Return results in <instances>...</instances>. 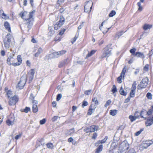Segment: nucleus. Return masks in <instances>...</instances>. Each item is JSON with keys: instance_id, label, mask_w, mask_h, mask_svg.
I'll list each match as a JSON object with an SVG mask.
<instances>
[{"instance_id": "1", "label": "nucleus", "mask_w": 153, "mask_h": 153, "mask_svg": "<svg viewBox=\"0 0 153 153\" xmlns=\"http://www.w3.org/2000/svg\"><path fill=\"white\" fill-rule=\"evenodd\" d=\"M35 12V11L33 10L31 12L29 13V18H26V16L27 14V12H24L23 13H21L20 14V16L22 18L25 19L26 21V25L28 29V30L30 29L33 25L34 19L32 18L33 14Z\"/></svg>"}, {"instance_id": "2", "label": "nucleus", "mask_w": 153, "mask_h": 153, "mask_svg": "<svg viewBox=\"0 0 153 153\" xmlns=\"http://www.w3.org/2000/svg\"><path fill=\"white\" fill-rule=\"evenodd\" d=\"M129 146L128 144L124 142L122 143L120 145L118 151L119 153H126L128 149Z\"/></svg>"}, {"instance_id": "3", "label": "nucleus", "mask_w": 153, "mask_h": 153, "mask_svg": "<svg viewBox=\"0 0 153 153\" xmlns=\"http://www.w3.org/2000/svg\"><path fill=\"white\" fill-rule=\"evenodd\" d=\"M86 3L84 6V12L89 13L92 8L93 3L92 1H87Z\"/></svg>"}, {"instance_id": "4", "label": "nucleus", "mask_w": 153, "mask_h": 153, "mask_svg": "<svg viewBox=\"0 0 153 153\" xmlns=\"http://www.w3.org/2000/svg\"><path fill=\"white\" fill-rule=\"evenodd\" d=\"M148 82V79L147 77H145L142 80L138 87V89L145 88L147 86Z\"/></svg>"}, {"instance_id": "5", "label": "nucleus", "mask_w": 153, "mask_h": 153, "mask_svg": "<svg viewBox=\"0 0 153 153\" xmlns=\"http://www.w3.org/2000/svg\"><path fill=\"white\" fill-rule=\"evenodd\" d=\"M27 77H21L20 80L18 84L17 88L21 89L23 88L26 82Z\"/></svg>"}, {"instance_id": "6", "label": "nucleus", "mask_w": 153, "mask_h": 153, "mask_svg": "<svg viewBox=\"0 0 153 153\" xmlns=\"http://www.w3.org/2000/svg\"><path fill=\"white\" fill-rule=\"evenodd\" d=\"M110 49L108 45H107L104 49L103 52L102 53L101 57L102 58H105L106 57H108L111 54V50H109Z\"/></svg>"}, {"instance_id": "7", "label": "nucleus", "mask_w": 153, "mask_h": 153, "mask_svg": "<svg viewBox=\"0 0 153 153\" xmlns=\"http://www.w3.org/2000/svg\"><path fill=\"white\" fill-rule=\"evenodd\" d=\"M153 142L152 140H147L143 142L140 146V149L143 150L147 148L149 146L152 145Z\"/></svg>"}, {"instance_id": "8", "label": "nucleus", "mask_w": 153, "mask_h": 153, "mask_svg": "<svg viewBox=\"0 0 153 153\" xmlns=\"http://www.w3.org/2000/svg\"><path fill=\"white\" fill-rule=\"evenodd\" d=\"M118 150V147L116 144L115 143H112L110 148L109 153H119Z\"/></svg>"}, {"instance_id": "9", "label": "nucleus", "mask_w": 153, "mask_h": 153, "mask_svg": "<svg viewBox=\"0 0 153 153\" xmlns=\"http://www.w3.org/2000/svg\"><path fill=\"white\" fill-rule=\"evenodd\" d=\"M18 101V98L16 96H14L10 98L9 101V104L10 105H13L16 104Z\"/></svg>"}, {"instance_id": "10", "label": "nucleus", "mask_w": 153, "mask_h": 153, "mask_svg": "<svg viewBox=\"0 0 153 153\" xmlns=\"http://www.w3.org/2000/svg\"><path fill=\"white\" fill-rule=\"evenodd\" d=\"M14 56V54L11 53H10L7 60V63L8 65H12V62H15L16 59L13 58Z\"/></svg>"}, {"instance_id": "11", "label": "nucleus", "mask_w": 153, "mask_h": 153, "mask_svg": "<svg viewBox=\"0 0 153 153\" xmlns=\"http://www.w3.org/2000/svg\"><path fill=\"white\" fill-rule=\"evenodd\" d=\"M67 51L65 50H62L58 52H54L53 53V55L55 58H57L65 54Z\"/></svg>"}, {"instance_id": "12", "label": "nucleus", "mask_w": 153, "mask_h": 153, "mask_svg": "<svg viewBox=\"0 0 153 153\" xmlns=\"http://www.w3.org/2000/svg\"><path fill=\"white\" fill-rule=\"evenodd\" d=\"M146 112L147 113V115H150L152 114L153 113V106H152V108L149 109L148 111L145 110H142L140 113V115L141 118H144L143 116L142 115L144 113Z\"/></svg>"}, {"instance_id": "13", "label": "nucleus", "mask_w": 153, "mask_h": 153, "mask_svg": "<svg viewBox=\"0 0 153 153\" xmlns=\"http://www.w3.org/2000/svg\"><path fill=\"white\" fill-rule=\"evenodd\" d=\"M17 59L18 61L16 62H12V65L15 67L18 66L22 63V60L21 55H19L17 56Z\"/></svg>"}, {"instance_id": "14", "label": "nucleus", "mask_w": 153, "mask_h": 153, "mask_svg": "<svg viewBox=\"0 0 153 153\" xmlns=\"http://www.w3.org/2000/svg\"><path fill=\"white\" fill-rule=\"evenodd\" d=\"M96 108L95 105L91 104L90 107L89 108L88 110V114L89 115H91L93 113V111H94L95 108Z\"/></svg>"}, {"instance_id": "15", "label": "nucleus", "mask_w": 153, "mask_h": 153, "mask_svg": "<svg viewBox=\"0 0 153 153\" xmlns=\"http://www.w3.org/2000/svg\"><path fill=\"white\" fill-rule=\"evenodd\" d=\"M5 90L6 93V96L7 98H9L12 95L13 93L12 91L10 90H8V88L7 87L5 88Z\"/></svg>"}, {"instance_id": "16", "label": "nucleus", "mask_w": 153, "mask_h": 153, "mask_svg": "<svg viewBox=\"0 0 153 153\" xmlns=\"http://www.w3.org/2000/svg\"><path fill=\"white\" fill-rule=\"evenodd\" d=\"M153 124V121L150 117L148 118L146 121L145 124L146 126H150Z\"/></svg>"}, {"instance_id": "17", "label": "nucleus", "mask_w": 153, "mask_h": 153, "mask_svg": "<svg viewBox=\"0 0 153 153\" xmlns=\"http://www.w3.org/2000/svg\"><path fill=\"white\" fill-rule=\"evenodd\" d=\"M12 36L10 33H8L4 39V41L11 42Z\"/></svg>"}, {"instance_id": "18", "label": "nucleus", "mask_w": 153, "mask_h": 153, "mask_svg": "<svg viewBox=\"0 0 153 153\" xmlns=\"http://www.w3.org/2000/svg\"><path fill=\"white\" fill-rule=\"evenodd\" d=\"M68 64L67 59L64 60L60 62L58 65V67L59 68H61L63 67L65 65Z\"/></svg>"}, {"instance_id": "19", "label": "nucleus", "mask_w": 153, "mask_h": 153, "mask_svg": "<svg viewBox=\"0 0 153 153\" xmlns=\"http://www.w3.org/2000/svg\"><path fill=\"white\" fill-rule=\"evenodd\" d=\"M14 121V118L13 117H11L10 119H8L6 121V123L8 126H10L12 125L13 124Z\"/></svg>"}, {"instance_id": "20", "label": "nucleus", "mask_w": 153, "mask_h": 153, "mask_svg": "<svg viewBox=\"0 0 153 153\" xmlns=\"http://www.w3.org/2000/svg\"><path fill=\"white\" fill-rule=\"evenodd\" d=\"M90 132H94L95 131L98 130V127L95 125L91 126L89 127Z\"/></svg>"}, {"instance_id": "21", "label": "nucleus", "mask_w": 153, "mask_h": 153, "mask_svg": "<svg viewBox=\"0 0 153 153\" xmlns=\"http://www.w3.org/2000/svg\"><path fill=\"white\" fill-rule=\"evenodd\" d=\"M4 26L6 30L10 32H11L10 25L7 22H5L4 23Z\"/></svg>"}, {"instance_id": "22", "label": "nucleus", "mask_w": 153, "mask_h": 153, "mask_svg": "<svg viewBox=\"0 0 153 153\" xmlns=\"http://www.w3.org/2000/svg\"><path fill=\"white\" fill-rule=\"evenodd\" d=\"M108 137L107 136H106L104 139L98 141L97 142L95 143V145L97 146L100 143L102 144L105 143Z\"/></svg>"}, {"instance_id": "23", "label": "nucleus", "mask_w": 153, "mask_h": 153, "mask_svg": "<svg viewBox=\"0 0 153 153\" xmlns=\"http://www.w3.org/2000/svg\"><path fill=\"white\" fill-rule=\"evenodd\" d=\"M134 56L138 57H140L143 59L144 58V56L143 53L140 52H136V54Z\"/></svg>"}, {"instance_id": "24", "label": "nucleus", "mask_w": 153, "mask_h": 153, "mask_svg": "<svg viewBox=\"0 0 153 153\" xmlns=\"http://www.w3.org/2000/svg\"><path fill=\"white\" fill-rule=\"evenodd\" d=\"M152 25L145 24L143 26V28L144 30H146L152 28Z\"/></svg>"}, {"instance_id": "25", "label": "nucleus", "mask_w": 153, "mask_h": 153, "mask_svg": "<svg viewBox=\"0 0 153 153\" xmlns=\"http://www.w3.org/2000/svg\"><path fill=\"white\" fill-rule=\"evenodd\" d=\"M96 50H91L90 52H88V54L87 55L86 58H88L91 56L96 53Z\"/></svg>"}, {"instance_id": "26", "label": "nucleus", "mask_w": 153, "mask_h": 153, "mask_svg": "<svg viewBox=\"0 0 153 153\" xmlns=\"http://www.w3.org/2000/svg\"><path fill=\"white\" fill-rule=\"evenodd\" d=\"M103 146L102 145H100L96 149L95 153H100L102 150Z\"/></svg>"}, {"instance_id": "27", "label": "nucleus", "mask_w": 153, "mask_h": 153, "mask_svg": "<svg viewBox=\"0 0 153 153\" xmlns=\"http://www.w3.org/2000/svg\"><path fill=\"white\" fill-rule=\"evenodd\" d=\"M3 42L4 44V47L6 49H8L10 46V44L11 42L4 41Z\"/></svg>"}, {"instance_id": "28", "label": "nucleus", "mask_w": 153, "mask_h": 153, "mask_svg": "<svg viewBox=\"0 0 153 153\" xmlns=\"http://www.w3.org/2000/svg\"><path fill=\"white\" fill-rule=\"evenodd\" d=\"M126 71V66H125L123 68L122 72L121 73L120 75L119 76H124Z\"/></svg>"}, {"instance_id": "29", "label": "nucleus", "mask_w": 153, "mask_h": 153, "mask_svg": "<svg viewBox=\"0 0 153 153\" xmlns=\"http://www.w3.org/2000/svg\"><path fill=\"white\" fill-rule=\"evenodd\" d=\"M33 112V113H36L38 111V108L37 105H33L32 107Z\"/></svg>"}, {"instance_id": "30", "label": "nucleus", "mask_w": 153, "mask_h": 153, "mask_svg": "<svg viewBox=\"0 0 153 153\" xmlns=\"http://www.w3.org/2000/svg\"><path fill=\"white\" fill-rule=\"evenodd\" d=\"M119 92L120 94L121 95L126 96L127 95V93L124 91L122 86L120 87V89L119 91Z\"/></svg>"}, {"instance_id": "31", "label": "nucleus", "mask_w": 153, "mask_h": 153, "mask_svg": "<svg viewBox=\"0 0 153 153\" xmlns=\"http://www.w3.org/2000/svg\"><path fill=\"white\" fill-rule=\"evenodd\" d=\"M42 51V48H39L37 51V52L35 54L34 56L36 57H38Z\"/></svg>"}, {"instance_id": "32", "label": "nucleus", "mask_w": 153, "mask_h": 153, "mask_svg": "<svg viewBox=\"0 0 153 153\" xmlns=\"http://www.w3.org/2000/svg\"><path fill=\"white\" fill-rule=\"evenodd\" d=\"M117 111L116 110H111L110 111V114L112 116H114L117 114Z\"/></svg>"}, {"instance_id": "33", "label": "nucleus", "mask_w": 153, "mask_h": 153, "mask_svg": "<svg viewBox=\"0 0 153 153\" xmlns=\"http://www.w3.org/2000/svg\"><path fill=\"white\" fill-rule=\"evenodd\" d=\"M138 117L137 116H132L130 115L129 117V119L130 120L131 122H133Z\"/></svg>"}, {"instance_id": "34", "label": "nucleus", "mask_w": 153, "mask_h": 153, "mask_svg": "<svg viewBox=\"0 0 153 153\" xmlns=\"http://www.w3.org/2000/svg\"><path fill=\"white\" fill-rule=\"evenodd\" d=\"M30 110V108L29 107H26L25 109H23L21 110L22 112H24L26 113H27Z\"/></svg>"}, {"instance_id": "35", "label": "nucleus", "mask_w": 153, "mask_h": 153, "mask_svg": "<svg viewBox=\"0 0 153 153\" xmlns=\"http://www.w3.org/2000/svg\"><path fill=\"white\" fill-rule=\"evenodd\" d=\"M92 101L95 103L96 106L99 105V102L97 100V98L94 97L92 99Z\"/></svg>"}, {"instance_id": "36", "label": "nucleus", "mask_w": 153, "mask_h": 153, "mask_svg": "<svg viewBox=\"0 0 153 153\" xmlns=\"http://www.w3.org/2000/svg\"><path fill=\"white\" fill-rule=\"evenodd\" d=\"M136 49L135 48H133L130 50V52L131 53L132 55L135 56L136 54L135 51Z\"/></svg>"}, {"instance_id": "37", "label": "nucleus", "mask_w": 153, "mask_h": 153, "mask_svg": "<svg viewBox=\"0 0 153 153\" xmlns=\"http://www.w3.org/2000/svg\"><path fill=\"white\" fill-rule=\"evenodd\" d=\"M116 14V12L114 10L111 11L110 13L109 14V16L110 17H112L114 16Z\"/></svg>"}, {"instance_id": "38", "label": "nucleus", "mask_w": 153, "mask_h": 153, "mask_svg": "<svg viewBox=\"0 0 153 153\" xmlns=\"http://www.w3.org/2000/svg\"><path fill=\"white\" fill-rule=\"evenodd\" d=\"M111 91L113 93H116L117 92V89L116 86L114 85L111 89Z\"/></svg>"}, {"instance_id": "39", "label": "nucleus", "mask_w": 153, "mask_h": 153, "mask_svg": "<svg viewBox=\"0 0 153 153\" xmlns=\"http://www.w3.org/2000/svg\"><path fill=\"white\" fill-rule=\"evenodd\" d=\"M64 21H65V19H64V17L63 16H60L59 20V22H60V23H62V24H63L64 22Z\"/></svg>"}, {"instance_id": "40", "label": "nucleus", "mask_w": 153, "mask_h": 153, "mask_svg": "<svg viewBox=\"0 0 153 153\" xmlns=\"http://www.w3.org/2000/svg\"><path fill=\"white\" fill-rule=\"evenodd\" d=\"M136 82H134L132 85L131 88V90H133V91H135L136 89Z\"/></svg>"}, {"instance_id": "41", "label": "nucleus", "mask_w": 153, "mask_h": 153, "mask_svg": "<svg viewBox=\"0 0 153 153\" xmlns=\"http://www.w3.org/2000/svg\"><path fill=\"white\" fill-rule=\"evenodd\" d=\"M135 91L133 90H131V92L130 93V96L131 97H133L134 96Z\"/></svg>"}, {"instance_id": "42", "label": "nucleus", "mask_w": 153, "mask_h": 153, "mask_svg": "<svg viewBox=\"0 0 153 153\" xmlns=\"http://www.w3.org/2000/svg\"><path fill=\"white\" fill-rule=\"evenodd\" d=\"M47 147L49 148L52 149L53 148V144L50 143H48L47 144Z\"/></svg>"}, {"instance_id": "43", "label": "nucleus", "mask_w": 153, "mask_h": 153, "mask_svg": "<svg viewBox=\"0 0 153 153\" xmlns=\"http://www.w3.org/2000/svg\"><path fill=\"white\" fill-rule=\"evenodd\" d=\"M49 32H48V34L50 35L51 36L54 33V32L52 28L50 29L49 28Z\"/></svg>"}, {"instance_id": "44", "label": "nucleus", "mask_w": 153, "mask_h": 153, "mask_svg": "<svg viewBox=\"0 0 153 153\" xmlns=\"http://www.w3.org/2000/svg\"><path fill=\"white\" fill-rule=\"evenodd\" d=\"M144 71H147L149 69V65L148 64H146L145 65V66L143 68Z\"/></svg>"}, {"instance_id": "45", "label": "nucleus", "mask_w": 153, "mask_h": 153, "mask_svg": "<svg viewBox=\"0 0 153 153\" xmlns=\"http://www.w3.org/2000/svg\"><path fill=\"white\" fill-rule=\"evenodd\" d=\"M78 34H76L75 37L73 38V41H71L72 44H73L74 42H75L76 40L78 38Z\"/></svg>"}, {"instance_id": "46", "label": "nucleus", "mask_w": 153, "mask_h": 153, "mask_svg": "<svg viewBox=\"0 0 153 153\" xmlns=\"http://www.w3.org/2000/svg\"><path fill=\"white\" fill-rule=\"evenodd\" d=\"M88 105V102L85 100H84L82 102V107L84 108L85 106H87Z\"/></svg>"}, {"instance_id": "47", "label": "nucleus", "mask_w": 153, "mask_h": 153, "mask_svg": "<svg viewBox=\"0 0 153 153\" xmlns=\"http://www.w3.org/2000/svg\"><path fill=\"white\" fill-rule=\"evenodd\" d=\"M146 97L148 99L151 100L152 99V95L151 93L149 92L148 93L146 94Z\"/></svg>"}, {"instance_id": "48", "label": "nucleus", "mask_w": 153, "mask_h": 153, "mask_svg": "<svg viewBox=\"0 0 153 153\" xmlns=\"http://www.w3.org/2000/svg\"><path fill=\"white\" fill-rule=\"evenodd\" d=\"M143 131V129L142 128L141 129L140 131L136 132L135 134V135L136 136H138L140 134L141 132Z\"/></svg>"}, {"instance_id": "49", "label": "nucleus", "mask_w": 153, "mask_h": 153, "mask_svg": "<svg viewBox=\"0 0 153 153\" xmlns=\"http://www.w3.org/2000/svg\"><path fill=\"white\" fill-rule=\"evenodd\" d=\"M111 28V27H109L107 28L104 29V30L102 29V32L104 34L106 33Z\"/></svg>"}, {"instance_id": "50", "label": "nucleus", "mask_w": 153, "mask_h": 153, "mask_svg": "<svg viewBox=\"0 0 153 153\" xmlns=\"http://www.w3.org/2000/svg\"><path fill=\"white\" fill-rule=\"evenodd\" d=\"M74 132V128H72L69 130V133L70 135L73 134Z\"/></svg>"}, {"instance_id": "51", "label": "nucleus", "mask_w": 153, "mask_h": 153, "mask_svg": "<svg viewBox=\"0 0 153 153\" xmlns=\"http://www.w3.org/2000/svg\"><path fill=\"white\" fill-rule=\"evenodd\" d=\"M111 103V101L110 100H108L106 102L105 106L106 107L109 105Z\"/></svg>"}, {"instance_id": "52", "label": "nucleus", "mask_w": 153, "mask_h": 153, "mask_svg": "<svg viewBox=\"0 0 153 153\" xmlns=\"http://www.w3.org/2000/svg\"><path fill=\"white\" fill-rule=\"evenodd\" d=\"M62 97V95L61 94H59L57 95L56 97V100H59Z\"/></svg>"}, {"instance_id": "53", "label": "nucleus", "mask_w": 153, "mask_h": 153, "mask_svg": "<svg viewBox=\"0 0 153 153\" xmlns=\"http://www.w3.org/2000/svg\"><path fill=\"white\" fill-rule=\"evenodd\" d=\"M58 118V117L57 116H54L52 118V122H55L57 120V119Z\"/></svg>"}, {"instance_id": "54", "label": "nucleus", "mask_w": 153, "mask_h": 153, "mask_svg": "<svg viewBox=\"0 0 153 153\" xmlns=\"http://www.w3.org/2000/svg\"><path fill=\"white\" fill-rule=\"evenodd\" d=\"M153 53V49L149 51V53L148 54V56H149V57H150L152 56Z\"/></svg>"}, {"instance_id": "55", "label": "nucleus", "mask_w": 153, "mask_h": 153, "mask_svg": "<svg viewBox=\"0 0 153 153\" xmlns=\"http://www.w3.org/2000/svg\"><path fill=\"white\" fill-rule=\"evenodd\" d=\"M46 119H43L42 120H40V123L41 125L45 123L46 122Z\"/></svg>"}, {"instance_id": "56", "label": "nucleus", "mask_w": 153, "mask_h": 153, "mask_svg": "<svg viewBox=\"0 0 153 153\" xmlns=\"http://www.w3.org/2000/svg\"><path fill=\"white\" fill-rule=\"evenodd\" d=\"M97 136V133H94L93 134L92 138L93 139H95Z\"/></svg>"}, {"instance_id": "57", "label": "nucleus", "mask_w": 153, "mask_h": 153, "mask_svg": "<svg viewBox=\"0 0 153 153\" xmlns=\"http://www.w3.org/2000/svg\"><path fill=\"white\" fill-rule=\"evenodd\" d=\"M89 127H88L85 128L84 130V131L86 133H88L89 132H90V131H89Z\"/></svg>"}, {"instance_id": "58", "label": "nucleus", "mask_w": 153, "mask_h": 153, "mask_svg": "<svg viewBox=\"0 0 153 153\" xmlns=\"http://www.w3.org/2000/svg\"><path fill=\"white\" fill-rule=\"evenodd\" d=\"M122 77H118L117 78V81L118 83H122Z\"/></svg>"}, {"instance_id": "59", "label": "nucleus", "mask_w": 153, "mask_h": 153, "mask_svg": "<svg viewBox=\"0 0 153 153\" xmlns=\"http://www.w3.org/2000/svg\"><path fill=\"white\" fill-rule=\"evenodd\" d=\"M30 74L32 76H33L35 73V71L33 69H31L30 71Z\"/></svg>"}, {"instance_id": "60", "label": "nucleus", "mask_w": 153, "mask_h": 153, "mask_svg": "<svg viewBox=\"0 0 153 153\" xmlns=\"http://www.w3.org/2000/svg\"><path fill=\"white\" fill-rule=\"evenodd\" d=\"M91 91V90L86 91H85L84 93L86 95H89L90 94Z\"/></svg>"}, {"instance_id": "61", "label": "nucleus", "mask_w": 153, "mask_h": 153, "mask_svg": "<svg viewBox=\"0 0 153 153\" xmlns=\"http://www.w3.org/2000/svg\"><path fill=\"white\" fill-rule=\"evenodd\" d=\"M104 21L101 24V25L99 27V28L102 31V29L104 30V28H102V27L103 25V23L104 22Z\"/></svg>"}, {"instance_id": "62", "label": "nucleus", "mask_w": 153, "mask_h": 153, "mask_svg": "<svg viewBox=\"0 0 153 153\" xmlns=\"http://www.w3.org/2000/svg\"><path fill=\"white\" fill-rule=\"evenodd\" d=\"M2 15L4 17H3V18L4 19H7L8 18V17H7V15L5 14L4 13H3L2 14Z\"/></svg>"}, {"instance_id": "63", "label": "nucleus", "mask_w": 153, "mask_h": 153, "mask_svg": "<svg viewBox=\"0 0 153 153\" xmlns=\"http://www.w3.org/2000/svg\"><path fill=\"white\" fill-rule=\"evenodd\" d=\"M64 0H58L57 1V4H60L61 3L64 2Z\"/></svg>"}, {"instance_id": "64", "label": "nucleus", "mask_w": 153, "mask_h": 153, "mask_svg": "<svg viewBox=\"0 0 153 153\" xmlns=\"http://www.w3.org/2000/svg\"><path fill=\"white\" fill-rule=\"evenodd\" d=\"M128 153H135V152L134 150L132 149L129 150Z\"/></svg>"}]
</instances>
